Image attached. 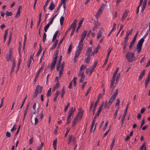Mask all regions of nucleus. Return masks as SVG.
Returning <instances> with one entry per match:
<instances>
[{
    "label": "nucleus",
    "instance_id": "4be33fe9",
    "mask_svg": "<svg viewBox=\"0 0 150 150\" xmlns=\"http://www.w3.org/2000/svg\"><path fill=\"white\" fill-rule=\"evenodd\" d=\"M57 139L56 138L53 141V147L54 149L55 150L57 148Z\"/></svg>",
    "mask_w": 150,
    "mask_h": 150
},
{
    "label": "nucleus",
    "instance_id": "58836bf2",
    "mask_svg": "<svg viewBox=\"0 0 150 150\" xmlns=\"http://www.w3.org/2000/svg\"><path fill=\"white\" fill-rule=\"evenodd\" d=\"M21 12V11H17L16 13L15 16V18H18L20 16V13Z\"/></svg>",
    "mask_w": 150,
    "mask_h": 150
},
{
    "label": "nucleus",
    "instance_id": "09e8293b",
    "mask_svg": "<svg viewBox=\"0 0 150 150\" xmlns=\"http://www.w3.org/2000/svg\"><path fill=\"white\" fill-rule=\"evenodd\" d=\"M120 100L119 99H117L116 100L115 105L117 106H118L119 105Z\"/></svg>",
    "mask_w": 150,
    "mask_h": 150
},
{
    "label": "nucleus",
    "instance_id": "f257e3e1",
    "mask_svg": "<svg viewBox=\"0 0 150 150\" xmlns=\"http://www.w3.org/2000/svg\"><path fill=\"white\" fill-rule=\"evenodd\" d=\"M134 53L131 52H128L126 55V58L129 62H132L135 59Z\"/></svg>",
    "mask_w": 150,
    "mask_h": 150
},
{
    "label": "nucleus",
    "instance_id": "5701e85b",
    "mask_svg": "<svg viewBox=\"0 0 150 150\" xmlns=\"http://www.w3.org/2000/svg\"><path fill=\"white\" fill-rule=\"evenodd\" d=\"M83 21V18H82L81 19L79 23V25L78 27H77L76 29V32H78V30L79 29V28L81 27V24L82 23Z\"/></svg>",
    "mask_w": 150,
    "mask_h": 150
},
{
    "label": "nucleus",
    "instance_id": "3c124183",
    "mask_svg": "<svg viewBox=\"0 0 150 150\" xmlns=\"http://www.w3.org/2000/svg\"><path fill=\"white\" fill-rule=\"evenodd\" d=\"M77 79V78L76 77H74L73 78L72 80V81L73 82L75 86H76V81Z\"/></svg>",
    "mask_w": 150,
    "mask_h": 150
},
{
    "label": "nucleus",
    "instance_id": "393cba45",
    "mask_svg": "<svg viewBox=\"0 0 150 150\" xmlns=\"http://www.w3.org/2000/svg\"><path fill=\"white\" fill-rule=\"evenodd\" d=\"M144 73H145V70H143L142 71L141 73L139 75V78H138V80H140L142 78L143 76L144 75Z\"/></svg>",
    "mask_w": 150,
    "mask_h": 150
},
{
    "label": "nucleus",
    "instance_id": "9b49d317",
    "mask_svg": "<svg viewBox=\"0 0 150 150\" xmlns=\"http://www.w3.org/2000/svg\"><path fill=\"white\" fill-rule=\"evenodd\" d=\"M75 110V108L73 109V107L71 108L69 110L68 115V117L69 118H71V116L74 113V111Z\"/></svg>",
    "mask_w": 150,
    "mask_h": 150
},
{
    "label": "nucleus",
    "instance_id": "1a4fd4ad",
    "mask_svg": "<svg viewBox=\"0 0 150 150\" xmlns=\"http://www.w3.org/2000/svg\"><path fill=\"white\" fill-rule=\"evenodd\" d=\"M83 41H79L77 50L81 51V50L83 49Z\"/></svg>",
    "mask_w": 150,
    "mask_h": 150
},
{
    "label": "nucleus",
    "instance_id": "79ce46f5",
    "mask_svg": "<svg viewBox=\"0 0 150 150\" xmlns=\"http://www.w3.org/2000/svg\"><path fill=\"white\" fill-rule=\"evenodd\" d=\"M72 44H71L70 45L69 48L68 49V52L67 53L69 54L71 52L72 48Z\"/></svg>",
    "mask_w": 150,
    "mask_h": 150
},
{
    "label": "nucleus",
    "instance_id": "774afa93",
    "mask_svg": "<svg viewBox=\"0 0 150 150\" xmlns=\"http://www.w3.org/2000/svg\"><path fill=\"white\" fill-rule=\"evenodd\" d=\"M38 122V119L37 117H35V125H36Z\"/></svg>",
    "mask_w": 150,
    "mask_h": 150
},
{
    "label": "nucleus",
    "instance_id": "7c9ffc66",
    "mask_svg": "<svg viewBox=\"0 0 150 150\" xmlns=\"http://www.w3.org/2000/svg\"><path fill=\"white\" fill-rule=\"evenodd\" d=\"M51 95V88H50L48 90L47 94V97H50Z\"/></svg>",
    "mask_w": 150,
    "mask_h": 150
},
{
    "label": "nucleus",
    "instance_id": "6e6552de",
    "mask_svg": "<svg viewBox=\"0 0 150 150\" xmlns=\"http://www.w3.org/2000/svg\"><path fill=\"white\" fill-rule=\"evenodd\" d=\"M87 31L86 30H84L81 35L80 41H83L86 35Z\"/></svg>",
    "mask_w": 150,
    "mask_h": 150
},
{
    "label": "nucleus",
    "instance_id": "a211bd4d",
    "mask_svg": "<svg viewBox=\"0 0 150 150\" xmlns=\"http://www.w3.org/2000/svg\"><path fill=\"white\" fill-rule=\"evenodd\" d=\"M127 16V11L125 10L124 13H123L122 16V17L121 19L122 21H123L126 18Z\"/></svg>",
    "mask_w": 150,
    "mask_h": 150
},
{
    "label": "nucleus",
    "instance_id": "8fccbe9b",
    "mask_svg": "<svg viewBox=\"0 0 150 150\" xmlns=\"http://www.w3.org/2000/svg\"><path fill=\"white\" fill-rule=\"evenodd\" d=\"M50 25L49 24H47L45 27L44 28V31L45 32H47V30L49 27Z\"/></svg>",
    "mask_w": 150,
    "mask_h": 150
},
{
    "label": "nucleus",
    "instance_id": "37998d69",
    "mask_svg": "<svg viewBox=\"0 0 150 150\" xmlns=\"http://www.w3.org/2000/svg\"><path fill=\"white\" fill-rule=\"evenodd\" d=\"M118 68H117V69H116V70L114 71V74L113 75L112 77H113L114 78H115L117 73L118 72Z\"/></svg>",
    "mask_w": 150,
    "mask_h": 150
},
{
    "label": "nucleus",
    "instance_id": "bb28decb",
    "mask_svg": "<svg viewBox=\"0 0 150 150\" xmlns=\"http://www.w3.org/2000/svg\"><path fill=\"white\" fill-rule=\"evenodd\" d=\"M18 52H19V54L20 57H19V59L18 62V66H17L18 67H20L21 64V53H20V52L19 50Z\"/></svg>",
    "mask_w": 150,
    "mask_h": 150
},
{
    "label": "nucleus",
    "instance_id": "c03bdc74",
    "mask_svg": "<svg viewBox=\"0 0 150 150\" xmlns=\"http://www.w3.org/2000/svg\"><path fill=\"white\" fill-rule=\"evenodd\" d=\"M59 81L58 80H57V82L54 87V89H56L58 88L59 87Z\"/></svg>",
    "mask_w": 150,
    "mask_h": 150
},
{
    "label": "nucleus",
    "instance_id": "cd10ccee",
    "mask_svg": "<svg viewBox=\"0 0 150 150\" xmlns=\"http://www.w3.org/2000/svg\"><path fill=\"white\" fill-rule=\"evenodd\" d=\"M58 33H59L58 30H57L55 32V33H54V34L53 36V39H52V42H54V40L56 39V37L57 35L58 34Z\"/></svg>",
    "mask_w": 150,
    "mask_h": 150
},
{
    "label": "nucleus",
    "instance_id": "72a5a7b5",
    "mask_svg": "<svg viewBox=\"0 0 150 150\" xmlns=\"http://www.w3.org/2000/svg\"><path fill=\"white\" fill-rule=\"evenodd\" d=\"M65 88L64 87H63L62 89V92L60 93V95L62 97V98H63L64 94L65 93Z\"/></svg>",
    "mask_w": 150,
    "mask_h": 150
},
{
    "label": "nucleus",
    "instance_id": "9d476101",
    "mask_svg": "<svg viewBox=\"0 0 150 150\" xmlns=\"http://www.w3.org/2000/svg\"><path fill=\"white\" fill-rule=\"evenodd\" d=\"M81 76V77L80 79V82L82 83L83 82L85 77L84 72H81V71H79L78 74V76Z\"/></svg>",
    "mask_w": 150,
    "mask_h": 150
},
{
    "label": "nucleus",
    "instance_id": "2eb2a0df",
    "mask_svg": "<svg viewBox=\"0 0 150 150\" xmlns=\"http://www.w3.org/2000/svg\"><path fill=\"white\" fill-rule=\"evenodd\" d=\"M103 28H101L99 30V33L97 34V38L98 40L102 36L103 32Z\"/></svg>",
    "mask_w": 150,
    "mask_h": 150
},
{
    "label": "nucleus",
    "instance_id": "ea45409f",
    "mask_svg": "<svg viewBox=\"0 0 150 150\" xmlns=\"http://www.w3.org/2000/svg\"><path fill=\"white\" fill-rule=\"evenodd\" d=\"M44 145V143L43 142H41V144L39 145L38 147L37 148L38 150H41Z\"/></svg>",
    "mask_w": 150,
    "mask_h": 150
},
{
    "label": "nucleus",
    "instance_id": "c85d7f7f",
    "mask_svg": "<svg viewBox=\"0 0 150 150\" xmlns=\"http://www.w3.org/2000/svg\"><path fill=\"white\" fill-rule=\"evenodd\" d=\"M115 141V138H113L112 141V143L111 144L110 147V150H112L113 147L114 145V143Z\"/></svg>",
    "mask_w": 150,
    "mask_h": 150
},
{
    "label": "nucleus",
    "instance_id": "052dcab7",
    "mask_svg": "<svg viewBox=\"0 0 150 150\" xmlns=\"http://www.w3.org/2000/svg\"><path fill=\"white\" fill-rule=\"evenodd\" d=\"M148 33H149V30H147V31L146 32L145 34L144 35V36L142 37V38L144 39H145L146 38L147 36L148 35Z\"/></svg>",
    "mask_w": 150,
    "mask_h": 150
},
{
    "label": "nucleus",
    "instance_id": "7ed1b4c3",
    "mask_svg": "<svg viewBox=\"0 0 150 150\" xmlns=\"http://www.w3.org/2000/svg\"><path fill=\"white\" fill-rule=\"evenodd\" d=\"M144 39L142 38L138 41L137 45V50L138 53H140L142 50V45L144 41Z\"/></svg>",
    "mask_w": 150,
    "mask_h": 150
},
{
    "label": "nucleus",
    "instance_id": "412c9836",
    "mask_svg": "<svg viewBox=\"0 0 150 150\" xmlns=\"http://www.w3.org/2000/svg\"><path fill=\"white\" fill-rule=\"evenodd\" d=\"M55 7V4H54L53 1L51 2L50 6L49 7V9L51 10H52Z\"/></svg>",
    "mask_w": 150,
    "mask_h": 150
},
{
    "label": "nucleus",
    "instance_id": "423d86ee",
    "mask_svg": "<svg viewBox=\"0 0 150 150\" xmlns=\"http://www.w3.org/2000/svg\"><path fill=\"white\" fill-rule=\"evenodd\" d=\"M68 144H69L73 142V144H74L76 141L75 137L73 135H69L68 138Z\"/></svg>",
    "mask_w": 150,
    "mask_h": 150
},
{
    "label": "nucleus",
    "instance_id": "49530a36",
    "mask_svg": "<svg viewBox=\"0 0 150 150\" xmlns=\"http://www.w3.org/2000/svg\"><path fill=\"white\" fill-rule=\"evenodd\" d=\"M64 21V17L63 16H61L60 18V23L61 25H62L63 24Z\"/></svg>",
    "mask_w": 150,
    "mask_h": 150
},
{
    "label": "nucleus",
    "instance_id": "bf43d9fd",
    "mask_svg": "<svg viewBox=\"0 0 150 150\" xmlns=\"http://www.w3.org/2000/svg\"><path fill=\"white\" fill-rule=\"evenodd\" d=\"M69 105H70L69 103H67V106L65 107V108H64V111L65 112H66L67 111L68 107H69Z\"/></svg>",
    "mask_w": 150,
    "mask_h": 150
},
{
    "label": "nucleus",
    "instance_id": "f8f14e48",
    "mask_svg": "<svg viewBox=\"0 0 150 150\" xmlns=\"http://www.w3.org/2000/svg\"><path fill=\"white\" fill-rule=\"evenodd\" d=\"M127 107H126V109H125V110L124 113L123 114V116L121 119V124H122V125H123V124L124 122V120L125 118V115H126V114L127 113Z\"/></svg>",
    "mask_w": 150,
    "mask_h": 150
},
{
    "label": "nucleus",
    "instance_id": "603ef678",
    "mask_svg": "<svg viewBox=\"0 0 150 150\" xmlns=\"http://www.w3.org/2000/svg\"><path fill=\"white\" fill-rule=\"evenodd\" d=\"M32 61V60L29 59L27 65V66L28 68H29L30 67Z\"/></svg>",
    "mask_w": 150,
    "mask_h": 150
},
{
    "label": "nucleus",
    "instance_id": "f3484780",
    "mask_svg": "<svg viewBox=\"0 0 150 150\" xmlns=\"http://www.w3.org/2000/svg\"><path fill=\"white\" fill-rule=\"evenodd\" d=\"M79 120L76 118H75L74 119L72 122V125L73 127H74L76 126V125L78 123Z\"/></svg>",
    "mask_w": 150,
    "mask_h": 150
},
{
    "label": "nucleus",
    "instance_id": "a878e982",
    "mask_svg": "<svg viewBox=\"0 0 150 150\" xmlns=\"http://www.w3.org/2000/svg\"><path fill=\"white\" fill-rule=\"evenodd\" d=\"M87 57H86L85 59V61L87 63H88L90 61L91 59V56L89 55H86Z\"/></svg>",
    "mask_w": 150,
    "mask_h": 150
},
{
    "label": "nucleus",
    "instance_id": "6ab92c4d",
    "mask_svg": "<svg viewBox=\"0 0 150 150\" xmlns=\"http://www.w3.org/2000/svg\"><path fill=\"white\" fill-rule=\"evenodd\" d=\"M99 97H98V98L95 103V105H94V106L93 108V115H94V114L95 112V111L96 110V107H97V105L98 104V102L99 101Z\"/></svg>",
    "mask_w": 150,
    "mask_h": 150
},
{
    "label": "nucleus",
    "instance_id": "39448f33",
    "mask_svg": "<svg viewBox=\"0 0 150 150\" xmlns=\"http://www.w3.org/2000/svg\"><path fill=\"white\" fill-rule=\"evenodd\" d=\"M13 59H14L13 56V50L12 48H11L9 49L8 54H7L6 61L13 62Z\"/></svg>",
    "mask_w": 150,
    "mask_h": 150
},
{
    "label": "nucleus",
    "instance_id": "de8ad7c7",
    "mask_svg": "<svg viewBox=\"0 0 150 150\" xmlns=\"http://www.w3.org/2000/svg\"><path fill=\"white\" fill-rule=\"evenodd\" d=\"M12 33H10V35L9 37V40L8 41V45H9V44H10V42L11 40V38H12Z\"/></svg>",
    "mask_w": 150,
    "mask_h": 150
},
{
    "label": "nucleus",
    "instance_id": "dca6fc26",
    "mask_svg": "<svg viewBox=\"0 0 150 150\" xmlns=\"http://www.w3.org/2000/svg\"><path fill=\"white\" fill-rule=\"evenodd\" d=\"M81 51H79V50H76V51L75 52V55L74 57V62L76 60V59L79 57L80 53H81Z\"/></svg>",
    "mask_w": 150,
    "mask_h": 150
},
{
    "label": "nucleus",
    "instance_id": "0eeeda50",
    "mask_svg": "<svg viewBox=\"0 0 150 150\" xmlns=\"http://www.w3.org/2000/svg\"><path fill=\"white\" fill-rule=\"evenodd\" d=\"M83 110H80L76 115L75 118H77L79 120H80L82 117L83 114Z\"/></svg>",
    "mask_w": 150,
    "mask_h": 150
},
{
    "label": "nucleus",
    "instance_id": "6e6d98bb",
    "mask_svg": "<svg viewBox=\"0 0 150 150\" xmlns=\"http://www.w3.org/2000/svg\"><path fill=\"white\" fill-rule=\"evenodd\" d=\"M70 131V128H68L67 129L66 132L65 134L64 137H67V136Z\"/></svg>",
    "mask_w": 150,
    "mask_h": 150
},
{
    "label": "nucleus",
    "instance_id": "5fc2aeb1",
    "mask_svg": "<svg viewBox=\"0 0 150 150\" xmlns=\"http://www.w3.org/2000/svg\"><path fill=\"white\" fill-rule=\"evenodd\" d=\"M6 15L7 16H11L12 15V13L11 12H9L8 11H6Z\"/></svg>",
    "mask_w": 150,
    "mask_h": 150
},
{
    "label": "nucleus",
    "instance_id": "aec40b11",
    "mask_svg": "<svg viewBox=\"0 0 150 150\" xmlns=\"http://www.w3.org/2000/svg\"><path fill=\"white\" fill-rule=\"evenodd\" d=\"M103 10L101 9H99L98 11L95 15V17L97 18H98L99 17V16L101 14Z\"/></svg>",
    "mask_w": 150,
    "mask_h": 150
},
{
    "label": "nucleus",
    "instance_id": "f704fd0d",
    "mask_svg": "<svg viewBox=\"0 0 150 150\" xmlns=\"http://www.w3.org/2000/svg\"><path fill=\"white\" fill-rule=\"evenodd\" d=\"M111 105L109 103H107V101H106L105 102V104L104 105V108L108 109L109 108Z\"/></svg>",
    "mask_w": 150,
    "mask_h": 150
},
{
    "label": "nucleus",
    "instance_id": "2f4dec72",
    "mask_svg": "<svg viewBox=\"0 0 150 150\" xmlns=\"http://www.w3.org/2000/svg\"><path fill=\"white\" fill-rule=\"evenodd\" d=\"M132 29L130 30H128L126 33L125 37L128 38V36L129 34H131L132 32Z\"/></svg>",
    "mask_w": 150,
    "mask_h": 150
},
{
    "label": "nucleus",
    "instance_id": "c756f323",
    "mask_svg": "<svg viewBox=\"0 0 150 150\" xmlns=\"http://www.w3.org/2000/svg\"><path fill=\"white\" fill-rule=\"evenodd\" d=\"M105 3H106L107 2L105 1ZM106 5V3L104 4L103 3H102L101 4L99 8L103 10L105 7Z\"/></svg>",
    "mask_w": 150,
    "mask_h": 150
},
{
    "label": "nucleus",
    "instance_id": "4d7b16f0",
    "mask_svg": "<svg viewBox=\"0 0 150 150\" xmlns=\"http://www.w3.org/2000/svg\"><path fill=\"white\" fill-rule=\"evenodd\" d=\"M27 95H26V96L25 98H24V100H23V102L22 103V104H21V106L20 107V108H22V107L23 106V104H24V102L25 101L26 99L27 98Z\"/></svg>",
    "mask_w": 150,
    "mask_h": 150
},
{
    "label": "nucleus",
    "instance_id": "473e14b6",
    "mask_svg": "<svg viewBox=\"0 0 150 150\" xmlns=\"http://www.w3.org/2000/svg\"><path fill=\"white\" fill-rule=\"evenodd\" d=\"M86 68V66H85L83 64H82L80 67V71H81V72H84V70L83 71V69L84 70Z\"/></svg>",
    "mask_w": 150,
    "mask_h": 150
},
{
    "label": "nucleus",
    "instance_id": "4c0bfd02",
    "mask_svg": "<svg viewBox=\"0 0 150 150\" xmlns=\"http://www.w3.org/2000/svg\"><path fill=\"white\" fill-rule=\"evenodd\" d=\"M150 79V74H149L148 75V76L147 77V78L145 80V83L148 84L149 82V81Z\"/></svg>",
    "mask_w": 150,
    "mask_h": 150
},
{
    "label": "nucleus",
    "instance_id": "b1692460",
    "mask_svg": "<svg viewBox=\"0 0 150 150\" xmlns=\"http://www.w3.org/2000/svg\"><path fill=\"white\" fill-rule=\"evenodd\" d=\"M12 65V67L11 69V74L13 72V71L14 70L15 67L16 66V63L15 62L14 60L13 59V62Z\"/></svg>",
    "mask_w": 150,
    "mask_h": 150
},
{
    "label": "nucleus",
    "instance_id": "e433bc0d",
    "mask_svg": "<svg viewBox=\"0 0 150 150\" xmlns=\"http://www.w3.org/2000/svg\"><path fill=\"white\" fill-rule=\"evenodd\" d=\"M63 71L64 69H63L62 68H60L59 72V77L60 78H61L62 76Z\"/></svg>",
    "mask_w": 150,
    "mask_h": 150
},
{
    "label": "nucleus",
    "instance_id": "20e7f679",
    "mask_svg": "<svg viewBox=\"0 0 150 150\" xmlns=\"http://www.w3.org/2000/svg\"><path fill=\"white\" fill-rule=\"evenodd\" d=\"M42 86L38 85L36 88L34 92V93L33 96V98H35L37 96L38 94L40 93H41L42 90Z\"/></svg>",
    "mask_w": 150,
    "mask_h": 150
},
{
    "label": "nucleus",
    "instance_id": "f03ea898",
    "mask_svg": "<svg viewBox=\"0 0 150 150\" xmlns=\"http://www.w3.org/2000/svg\"><path fill=\"white\" fill-rule=\"evenodd\" d=\"M58 52L59 50H57L55 52L53 55V60L52 63L51 67L50 68L51 71H52V69L54 68V66L56 64Z\"/></svg>",
    "mask_w": 150,
    "mask_h": 150
},
{
    "label": "nucleus",
    "instance_id": "ddd939ff",
    "mask_svg": "<svg viewBox=\"0 0 150 150\" xmlns=\"http://www.w3.org/2000/svg\"><path fill=\"white\" fill-rule=\"evenodd\" d=\"M92 51V48L91 47H88L86 51V55H89L91 56V54L92 53L91 52Z\"/></svg>",
    "mask_w": 150,
    "mask_h": 150
},
{
    "label": "nucleus",
    "instance_id": "69168bd1",
    "mask_svg": "<svg viewBox=\"0 0 150 150\" xmlns=\"http://www.w3.org/2000/svg\"><path fill=\"white\" fill-rule=\"evenodd\" d=\"M91 89V87H89L88 88V89L87 91L86 94L85 95L86 96L88 95V94L89 92L90 91Z\"/></svg>",
    "mask_w": 150,
    "mask_h": 150
},
{
    "label": "nucleus",
    "instance_id": "338daca9",
    "mask_svg": "<svg viewBox=\"0 0 150 150\" xmlns=\"http://www.w3.org/2000/svg\"><path fill=\"white\" fill-rule=\"evenodd\" d=\"M128 40V38L125 37L124 38V43H127Z\"/></svg>",
    "mask_w": 150,
    "mask_h": 150
},
{
    "label": "nucleus",
    "instance_id": "4468645a",
    "mask_svg": "<svg viewBox=\"0 0 150 150\" xmlns=\"http://www.w3.org/2000/svg\"><path fill=\"white\" fill-rule=\"evenodd\" d=\"M77 21H78L77 19H75L74 21L73 22L71 25L70 26L73 28V29L75 30Z\"/></svg>",
    "mask_w": 150,
    "mask_h": 150
},
{
    "label": "nucleus",
    "instance_id": "0e129e2a",
    "mask_svg": "<svg viewBox=\"0 0 150 150\" xmlns=\"http://www.w3.org/2000/svg\"><path fill=\"white\" fill-rule=\"evenodd\" d=\"M108 121L106 122L105 123V125L104 126V127L103 128V130H104L108 126Z\"/></svg>",
    "mask_w": 150,
    "mask_h": 150
},
{
    "label": "nucleus",
    "instance_id": "e2e57ef3",
    "mask_svg": "<svg viewBox=\"0 0 150 150\" xmlns=\"http://www.w3.org/2000/svg\"><path fill=\"white\" fill-rule=\"evenodd\" d=\"M11 136V133L7 131L6 133V136L8 137H10Z\"/></svg>",
    "mask_w": 150,
    "mask_h": 150
},
{
    "label": "nucleus",
    "instance_id": "c9c22d12",
    "mask_svg": "<svg viewBox=\"0 0 150 150\" xmlns=\"http://www.w3.org/2000/svg\"><path fill=\"white\" fill-rule=\"evenodd\" d=\"M98 46L94 49V50L92 52L91 55H94L95 54H96L98 51Z\"/></svg>",
    "mask_w": 150,
    "mask_h": 150
},
{
    "label": "nucleus",
    "instance_id": "680f3d73",
    "mask_svg": "<svg viewBox=\"0 0 150 150\" xmlns=\"http://www.w3.org/2000/svg\"><path fill=\"white\" fill-rule=\"evenodd\" d=\"M65 37V36H64L62 38V39L59 42L58 44V46H59L62 43Z\"/></svg>",
    "mask_w": 150,
    "mask_h": 150
},
{
    "label": "nucleus",
    "instance_id": "864d4df0",
    "mask_svg": "<svg viewBox=\"0 0 150 150\" xmlns=\"http://www.w3.org/2000/svg\"><path fill=\"white\" fill-rule=\"evenodd\" d=\"M47 35L46 33H45L43 34V35L42 38V40L43 42H44L46 39Z\"/></svg>",
    "mask_w": 150,
    "mask_h": 150
},
{
    "label": "nucleus",
    "instance_id": "a19ab883",
    "mask_svg": "<svg viewBox=\"0 0 150 150\" xmlns=\"http://www.w3.org/2000/svg\"><path fill=\"white\" fill-rule=\"evenodd\" d=\"M98 63V61L97 60L93 64V65L91 67V68H93V69H95V68H96V66H97V64Z\"/></svg>",
    "mask_w": 150,
    "mask_h": 150
},
{
    "label": "nucleus",
    "instance_id": "13d9d810",
    "mask_svg": "<svg viewBox=\"0 0 150 150\" xmlns=\"http://www.w3.org/2000/svg\"><path fill=\"white\" fill-rule=\"evenodd\" d=\"M49 0H47V2L45 3L44 5V6L43 9L45 12L46 11L45 8L46 7L47 5V2Z\"/></svg>",
    "mask_w": 150,
    "mask_h": 150
},
{
    "label": "nucleus",
    "instance_id": "a18cd8bd",
    "mask_svg": "<svg viewBox=\"0 0 150 150\" xmlns=\"http://www.w3.org/2000/svg\"><path fill=\"white\" fill-rule=\"evenodd\" d=\"M112 50V48H110L108 49V53L107 54L106 58H108V59L109 57V56L110 54L111 53Z\"/></svg>",
    "mask_w": 150,
    "mask_h": 150
}]
</instances>
